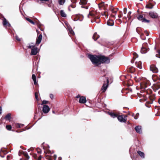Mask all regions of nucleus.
Instances as JSON below:
<instances>
[{
    "instance_id": "obj_49",
    "label": "nucleus",
    "mask_w": 160,
    "mask_h": 160,
    "mask_svg": "<svg viewBox=\"0 0 160 160\" xmlns=\"http://www.w3.org/2000/svg\"><path fill=\"white\" fill-rule=\"evenodd\" d=\"M80 96L79 95H77L76 97V98H80Z\"/></svg>"
},
{
    "instance_id": "obj_6",
    "label": "nucleus",
    "mask_w": 160,
    "mask_h": 160,
    "mask_svg": "<svg viewBox=\"0 0 160 160\" xmlns=\"http://www.w3.org/2000/svg\"><path fill=\"white\" fill-rule=\"evenodd\" d=\"M150 69L153 73H157L158 70V68L154 65H152L150 66Z\"/></svg>"
},
{
    "instance_id": "obj_4",
    "label": "nucleus",
    "mask_w": 160,
    "mask_h": 160,
    "mask_svg": "<svg viewBox=\"0 0 160 160\" xmlns=\"http://www.w3.org/2000/svg\"><path fill=\"white\" fill-rule=\"evenodd\" d=\"M138 19L142 22L148 23L150 22L149 20L146 19L142 15H140L137 17Z\"/></svg>"
},
{
    "instance_id": "obj_60",
    "label": "nucleus",
    "mask_w": 160,
    "mask_h": 160,
    "mask_svg": "<svg viewBox=\"0 0 160 160\" xmlns=\"http://www.w3.org/2000/svg\"><path fill=\"white\" fill-rule=\"evenodd\" d=\"M38 153H40L41 152V151H38Z\"/></svg>"
},
{
    "instance_id": "obj_30",
    "label": "nucleus",
    "mask_w": 160,
    "mask_h": 160,
    "mask_svg": "<svg viewBox=\"0 0 160 160\" xmlns=\"http://www.w3.org/2000/svg\"><path fill=\"white\" fill-rule=\"evenodd\" d=\"M68 30L69 31V32H70V33L73 35L74 34V31H73V30L72 29V28H69L68 29Z\"/></svg>"
},
{
    "instance_id": "obj_48",
    "label": "nucleus",
    "mask_w": 160,
    "mask_h": 160,
    "mask_svg": "<svg viewBox=\"0 0 160 160\" xmlns=\"http://www.w3.org/2000/svg\"><path fill=\"white\" fill-rule=\"evenodd\" d=\"M139 28H137L136 29V31L138 33H139V32H138V29H139Z\"/></svg>"
},
{
    "instance_id": "obj_38",
    "label": "nucleus",
    "mask_w": 160,
    "mask_h": 160,
    "mask_svg": "<svg viewBox=\"0 0 160 160\" xmlns=\"http://www.w3.org/2000/svg\"><path fill=\"white\" fill-rule=\"evenodd\" d=\"M15 38H16V39L17 41H20L21 40H20V38L18 37L17 35H16V36Z\"/></svg>"
},
{
    "instance_id": "obj_8",
    "label": "nucleus",
    "mask_w": 160,
    "mask_h": 160,
    "mask_svg": "<svg viewBox=\"0 0 160 160\" xmlns=\"http://www.w3.org/2000/svg\"><path fill=\"white\" fill-rule=\"evenodd\" d=\"M107 83L104 84L102 86L101 89L102 91V92H104L106 90L108 87V83L109 82V81L108 79H107Z\"/></svg>"
},
{
    "instance_id": "obj_34",
    "label": "nucleus",
    "mask_w": 160,
    "mask_h": 160,
    "mask_svg": "<svg viewBox=\"0 0 160 160\" xmlns=\"http://www.w3.org/2000/svg\"><path fill=\"white\" fill-rule=\"evenodd\" d=\"M48 101H46L45 100H44L42 101L41 105L47 104L48 103Z\"/></svg>"
},
{
    "instance_id": "obj_39",
    "label": "nucleus",
    "mask_w": 160,
    "mask_h": 160,
    "mask_svg": "<svg viewBox=\"0 0 160 160\" xmlns=\"http://www.w3.org/2000/svg\"><path fill=\"white\" fill-rule=\"evenodd\" d=\"M35 97L36 99L37 100H38V95L37 93V92H35Z\"/></svg>"
},
{
    "instance_id": "obj_56",
    "label": "nucleus",
    "mask_w": 160,
    "mask_h": 160,
    "mask_svg": "<svg viewBox=\"0 0 160 160\" xmlns=\"http://www.w3.org/2000/svg\"><path fill=\"white\" fill-rule=\"evenodd\" d=\"M138 117H134V118H135V119H138Z\"/></svg>"
},
{
    "instance_id": "obj_16",
    "label": "nucleus",
    "mask_w": 160,
    "mask_h": 160,
    "mask_svg": "<svg viewBox=\"0 0 160 160\" xmlns=\"http://www.w3.org/2000/svg\"><path fill=\"white\" fill-rule=\"evenodd\" d=\"M108 114L112 118H117L118 115L112 112H108Z\"/></svg>"
},
{
    "instance_id": "obj_17",
    "label": "nucleus",
    "mask_w": 160,
    "mask_h": 160,
    "mask_svg": "<svg viewBox=\"0 0 160 160\" xmlns=\"http://www.w3.org/2000/svg\"><path fill=\"white\" fill-rule=\"evenodd\" d=\"M99 38V36L98 35L97 32H95L92 37V38L94 41H96Z\"/></svg>"
},
{
    "instance_id": "obj_40",
    "label": "nucleus",
    "mask_w": 160,
    "mask_h": 160,
    "mask_svg": "<svg viewBox=\"0 0 160 160\" xmlns=\"http://www.w3.org/2000/svg\"><path fill=\"white\" fill-rule=\"evenodd\" d=\"M127 8H124L123 9V12L124 14H126L127 13Z\"/></svg>"
},
{
    "instance_id": "obj_2",
    "label": "nucleus",
    "mask_w": 160,
    "mask_h": 160,
    "mask_svg": "<svg viewBox=\"0 0 160 160\" xmlns=\"http://www.w3.org/2000/svg\"><path fill=\"white\" fill-rule=\"evenodd\" d=\"M99 58L100 64L101 63H109L110 62L109 58L104 56H99Z\"/></svg>"
},
{
    "instance_id": "obj_50",
    "label": "nucleus",
    "mask_w": 160,
    "mask_h": 160,
    "mask_svg": "<svg viewBox=\"0 0 160 160\" xmlns=\"http://www.w3.org/2000/svg\"><path fill=\"white\" fill-rule=\"evenodd\" d=\"M6 26H8V27H10V26H11V24L8 22V24H7V25H6Z\"/></svg>"
},
{
    "instance_id": "obj_58",
    "label": "nucleus",
    "mask_w": 160,
    "mask_h": 160,
    "mask_svg": "<svg viewBox=\"0 0 160 160\" xmlns=\"http://www.w3.org/2000/svg\"><path fill=\"white\" fill-rule=\"evenodd\" d=\"M112 17L113 18L114 17H115L114 15H112Z\"/></svg>"
},
{
    "instance_id": "obj_20",
    "label": "nucleus",
    "mask_w": 160,
    "mask_h": 160,
    "mask_svg": "<svg viewBox=\"0 0 160 160\" xmlns=\"http://www.w3.org/2000/svg\"><path fill=\"white\" fill-rule=\"evenodd\" d=\"M137 153L142 158H144L145 155L144 153L140 151H137Z\"/></svg>"
},
{
    "instance_id": "obj_64",
    "label": "nucleus",
    "mask_w": 160,
    "mask_h": 160,
    "mask_svg": "<svg viewBox=\"0 0 160 160\" xmlns=\"http://www.w3.org/2000/svg\"><path fill=\"white\" fill-rule=\"evenodd\" d=\"M52 113H55V112L54 111H52Z\"/></svg>"
},
{
    "instance_id": "obj_53",
    "label": "nucleus",
    "mask_w": 160,
    "mask_h": 160,
    "mask_svg": "<svg viewBox=\"0 0 160 160\" xmlns=\"http://www.w3.org/2000/svg\"><path fill=\"white\" fill-rule=\"evenodd\" d=\"M158 52L160 55V50H158Z\"/></svg>"
},
{
    "instance_id": "obj_63",
    "label": "nucleus",
    "mask_w": 160,
    "mask_h": 160,
    "mask_svg": "<svg viewBox=\"0 0 160 160\" xmlns=\"http://www.w3.org/2000/svg\"><path fill=\"white\" fill-rule=\"evenodd\" d=\"M59 159H61V157H59Z\"/></svg>"
},
{
    "instance_id": "obj_12",
    "label": "nucleus",
    "mask_w": 160,
    "mask_h": 160,
    "mask_svg": "<svg viewBox=\"0 0 160 160\" xmlns=\"http://www.w3.org/2000/svg\"><path fill=\"white\" fill-rule=\"evenodd\" d=\"M42 38V35L41 34H40L36 39V44L37 45L39 44L41 41Z\"/></svg>"
},
{
    "instance_id": "obj_62",
    "label": "nucleus",
    "mask_w": 160,
    "mask_h": 160,
    "mask_svg": "<svg viewBox=\"0 0 160 160\" xmlns=\"http://www.w3.org/2000/svg\"><path fill=\"white\" fill-rule=\"evenodd\" d=\"M118 17L119 18H121V16H119L118 15Z\"/></svg>"
},
{
    "instance_id": "obj_18",
    "label": "nucleus",
    "mask_w": 160,
    "mask_h": 160,
    "mask_svg": "<svg viewBox=\"0 0 160 160\" xmlns=\"http://www.w3.org/2000/svg\"><path fill=\"white\" fill-rule=\"evenodd\" d=\"M114 22L113 21L109 20H108L107 22V24L109 26H112L114 25Z\"/></svg>"
},
{
    "instance_id": "obj_57",
    "label": "nucleus",
    "mask_w": 160,
    "mask_h": 160,
    "mask_svg": "<svg viewBox=\"0 0 160 160\" xmlns=\"http://www.w3.org/2000/svg\"><path fill=\"white\" fill-rule=\"evenodd\" d=\"M158 102L160 104V98L158 99Z\"/></svg>"
},
{
    "instance_id": "obj_31",
    "label": "nucleus",
    "mask_w": 160,
    "mask_h": 160,
    "mask_svg": "<svg viewBox=\"0 0 160 160\" xmlns=\"http://www.w3.org/2000/svg\"><path fill=\"white\" fill-rule=\"evenodd\" d=\"M133 54L134 56L133 58H134V59L138 58V55L136 52H133Z\"/></svg>"
},
{
    "instance_id": "obj_47",
    "label": "nucleus",
    "mask_w": 160,
    "mask_h": 160,
    "mask_svg": "<svg viewBox=\"0 0 160 160\" xmlns=\"http://www.w3.org/2000/svg\"><path fill=\"white\" fill-rule=\"evenodd\" d=\"M2 108L1 107H0V114H1L2 112Z\"/></svg>"
},
{
    "instance_id": "obj_3",
    "label": "nucleus",
    "mask_w": 160,
    "mask_h": 160,
    "mask_svg": "<svg viewBox=\"0 0 160 160\" xmlns=\"http://www.w3.org/2000/svg\"><path fill=\"white\" fill-rule=\"evenodd\" d=\"M127 116L125 115H121L118 116L117 118L118 120L121 122H125L126 121Z\"/></svg>"
},
{
    "instance_id": "obj_52",
    "label": "nucleus",
    "mask_w": 160,
    "mask_h": 160,
    "mask_svg": "<svg viewBox=\"0 0 160 160\" xmlns=\"http://www.w3.org/2000/svg\"><path fill=\"white\" fill-rule=\"evenodd\" d=\"M131 12L130 11L128 12V14L129 15H131Z\"/></svg>"
},
{
    "instance_id": "obj_5",
    "label": "nucleus",
    "mask_w": 160,
    "mask_h": 160,
    "mask_svg": "<svg viewBox=\"0 0 160 160\" xmlns=\"http://www.w3.org/2000/svg\"><path fill=\"white\" fill-rule=\"evenodd\" d=\"M148 45L147 43H144L142 46L141 50V52L142 53H145L147 52L148 51V48L146 47Z\"/></svg>"
},
{
    "instance_id": "obj_25",
    "label": "nucleus",
    "mask_w": 160,
    "mask_h": 160,
    "mask_svg": "<svg viewBox=\"0 0 160 160\" xmlns=\"http://www.w3.org/2000/svg\"><path fill=\"white\" fill-rule=\"evenodd\" d=\"M8 22L7 21L6 19L4 18L3 21V24L4 26H6Z\"/></svg>"
},
{
    "instance_id": "obj_46",
    "label": "nucleus",
    "mask_w": 160,
    "mask_h": 160,
    "mask_svg": "<svg viewBox=\"0 0 160 160\" xmlns=\"http://www.w3.org/2000/svg\"><path fill=\"white\" fill-rule=\"evenodd\" d=\"M33 80V82H34V85H36L37 84V82H36V79H35V80Z\"/></svg>"
},
{
    "instance_id": "obj_59",
    "label": "nucleus",
    "mask_w": 160,
    "mask_h": 160,
    "mask_svg": "<svg viewBox=\"0 0 160 160\" xmlns=\"http://www.w3.org/2000/svg\"><path fill=\"white\" fill-rule=\"evenodd\" d=\"M156 57H158V58H160V57H159L157 56V55H156Z\"/></svg>"
},
{
    "instance_id": "obj_35",
    "label": "nucleus",
    "mask_w": 160,
    "mask_h": 160,
    "mask_svg": "<svg viewBox=\"0 0 160 160\" xmlns=\"http://www.w3.org/2000/svg\"><path fill=\"white\" fill-rule=\"evenodd\" d=\"M21 124L17 123L16 124V127L18 128H19L21 127Z\"/></svg>"
},
{
    "instance_id": "obj_45",
    "label": "nucleus",
    "mask_w": 160,
    "mask_h": 160,
    "mask_svg": "<svg viewBox=\"0 0 160 160\" xmlns=\"http://www.w3.org/2000/svg\"><path fill=\"white\" fill-rule=\"evenodd\" d=\"M110 7L109 8V9H110L111 10V11H112V10H114V9L112 6H110Z\"/></svg>"
},
{
    "instance_id": "obj_44",
    "label": "nucleus",
    "mask_w": 160,
    "mask_h": 160,
    "mask_svg": "<svg viewBox=\"0 0 160 160\" xmlns=\"http://www.w3.org/2000/svg\"><path fill=\"white\" fill-rule=\"evenodd\" d=\"M41 158H42V157L41 155H40L38 156V159H37V160H41Z\"/></svg>"
},
{
    "instance_id": "obj_55",
    "label": "nucleus",
    "mask_w": 160,
    "mask_h": 160,
    "mask_svg": "<svg viewBox=\"0 0 160 160\" xmlns=\"http://www.w3.org/2000/svg\"><path fill=\"white\" fill-rule=\"evenodd\" d=\"M24 126V124H21V127H23V126Z\"/></svg>"
},
{
    "instance_id": "obj_22",
    "label": "nucleus",
    "mask_w": 160,
    "mask_h": 160,
    "mask_svg": "<svg viewBox=\"0 0 160 160\" xmlns=\"http://www.w3.org/2000/svg\"><path fill=\"white\" fill-rule=\"evenodd\" d=\"M154 87L156 90H158L160 88V83H158L155 84Z\"/></svg>"
},
{
    "instance_id": "obj_10",
    "label": "nucleus",
    "mask_w": 160,
    "mask_h": 160,
    "mask_svg": "<svg viewBox=\"0 0 160 160\" xmlns=\"http://www.w3.org/2000/svg\"><path fill=\"white\" fill-rule=\"evenodd\" d=\"M149 15L152 18H158V14L155 12H149Z\"/></svg>"
},
{
    "instance_id": "obj_27",
    "label": "nucleus",
    "mask_w": 160,
    "mask_h": 160,
    "mask_svg": "<svg viewBox=\"0 0 160 160\" xmlns=\"http://www.w3.org/2000/svg\"><path fill=\"white\" fill-rule=\"evenodd\" d=\"M25 18L30 23L34 25L35 24V22L30 18Z\"/></svg>"
},
{
    "instance_id": "obj_28",
    "label": "nucleus",
    "mask_w": 160,
    "mask_h": 160,
    "mask_svg": "<svg viewBox=\"0 0 160 160\" xmlns=\"http://www.w3.org/2000/svg\"><path fill=\"white\" fill-rule=\"evenodd\" d=\"M65 0H58V2L60 5H63L65 3Z\"/></svg>"
},
{
    "instance_id": "obj_54",
    "label": "nucleus",
    "mask_w": 160,
    "mask_h": 160,
    "mask_svg": "<svg viewBox=\"0 0 160 160\" xmlns=\"http://www.w3.org/2000/svg\"><path fill=\"white\" fill-rule=\"evenodd\" d=\"M102 15H105V16L107 15V16H108V15H106L105 13L102 14Z\"/></svg>"
},
{
    "instance_id": "obj_23",
    "label": "nucleus",
    "mask_w": 160,
    "mask_h": 160,
    "mask_svg": "<svg viewBox=\"0 0 160 160\" xmlns=\"http://www.w3.org/2000/svg\"><path fill=\"white\" fill-rule=\"evenodd\" d=\"M60 14L61 16L62 17H66L67 16V15L64 12L63 10H61L60 11Z\"/></svg>"
},
{
    "instance_id": "obj_9",
    "label": "nucleus",
    "mask_w": 160,
    "mask_h": 160,
    "mask_svg": "<svg viewBox=\"0 0 160 160\" xmlns=\"http://www.w3.org/2000/svg\"><path fill=\"white\" fill-rule=\"evenodd\" d=\"M80 3L82 5V6H81L82 8H85L86 9L88 8V7L87 6H85V7L83 6V5H85L87 4L88 1L87 0H80Z\"/></svg>"
},
{
    "instance_id": "obj_21",
    "label": "nucleus",
    "mask_w": 160,
    "mask_h": 160,
    "mask_svg": "<svg viewBox=\"0 0 160 160\" xmlns=\"http://www.w3.org/2000/svg\"><path fill=\"white\" fill-rule=\"evenodd\" d=\"M77 0H71L72 4L70 5V6L72 8H74L76 7V3Z\"/></svg>"
},
{
    "instance_id": "obj_11",
    "label": "nucleus",
    "mask_w": 160,
    "mask_h": 160,
    "mask_svg": "<svg viewBox=\"0 0 160 160\" xmlns=\"http://www.w3.org/2000/svg\"><path fill=\"white\" fill-rule=\"evenodd\" d=\"M38 48L37 47H34V48H32L31 49L30 55H36L38 52Z\"/></svg>"
},
{
    "instance_id": "obj_36",
    "label": "nucleus",
    "mask_w": 160,
    "mask_h": 160,
    "mask_svg": "<svg viewBox=\"0 0 160 160\" xmlns=\"http://www.w3.org/2000/svg\"><path fill=\"white\" fill-rule=\"evenodd\" d=\"M53 158V159L52 158H51V160H56L57 158V155H54Z\"/></svg>"
},
{
    "instance_id": "obj_51",
    "label": "nucleus",
    "mask_w": 160,
    "mask_h": 160,
    "mask_svg": "<svg viewBox=\"0 0 160 160\" xmlns=\"http://www.w3.org/2000/svg\"><path fill=\"white\" fill-rule=\"evenodd\" d=\"M49 0H40V1H48Z\"/></svg>"
},
{
    "instance_id": "obj_33",
    "label": "nucleus",
    "mask_w": 160,
    "mask_h": 160,
    "mask_svg": "<svg viewBox=\"0 0 160 160\" xmlns=\"http://www.w3.org/2000/svg\"><path fill=\"white\" fill-rule=\"evenodd\" d=\"M146 8L149 9H152L153 8V6L152 5H148L146 6Z\"/></svg>"
},
{
    "instance_id": "obj_37",
    "label": "nucleus",
    "mask_w": 160,
    "mask_h": 160,
    "mask_svg": "<svg viewBox=\"0 0 160 160\" xmlns=\"http://www.w3.org/2000/svg\"><path fill=\"white\" fill-rule=\"evenodd\" d=\"M32 79L34 80L36 79V76L35 74H32Z\"/></svg>"
},
{
    "instance_id": "obj_15",
    "label": "nucleus",
    "mask_w": 160,
    "mask_h": 160,
    "mask_svg": "<svg viewBox=\"0 0 160 160\" xmlns=\"http://www.w3.org/2000/svg\"><path fill=\"white\" fill-rule=\"evenodd\" d=\"M86 102V100L85 97H81L79 100V102L81 103H84Z\"/></svg>"
},
{
    "instance_id": "obj_41",
    "label": "nucleus",
    "mask_w": 160,
    "mask_h": 160,
    "mask_svg": "<svg viewBox=\"0 0 160 160\" xmlns=\"http://www.w3.org/2000/svg\"><path fill=\"white\" fill-rule=\"evenodd\" d=\"M112 12L113 13H114L115 14V15H116V14H117V11H115L114 10H112Z\"/></svg>"
},
{
    "instance_id": "obj_43",
    "label": "nucleus",
    "mask_w": 160,
    "mask_h": 160,
    "mask_svg": "<svg viewBox=\"0 0 160 160\" xmlns=\"http://www.w3.org/2000/svg\"><path fill=\"white\" fill-rule=\"evenodd\" d=\"M50 98L52 99L53 98V95L52 94H51L50 95Z\"/></svg>"
},
{
    "instance_id": "obj_19",
    "label": "nucleus",
    "mask_w": 160,
    "mask_h": 160,
    "mask_svg": "<svg viewBox=\"0 0 160 160\" xmlns=\"http://www.w3.org/2000/svg\"><path fill=\"white\" fill-rule=\"evenodd\" d=\"M141 62H135V65L136 66L139 68L140 69H141L142 68V66L141 65Z\"/></svg>"
},
{
    "instance_id": "obj_26",
    "label": "nucleus",
    "mask_w": 160,
    "mask_h": 160,
    "mask_svg": "<svg viewBox=\"0 0 160 160\" xmlns=\"http://www.w3.org/2000/svg\"><path fill=\"white\" fill-rule=\"evenodd\" d=\"M5 118L8 119V120H10L11 119V114L10 113H8L5 117Z\"/></svg>"
},
{
    "instance_id": "obj_61",
    "label": "nucleus",
    "mask_w": 160,
    "mask_h": 160,
    "mask_svg": "<svg viewBox=\"0 0 160 160\" xmlns=\"http://www.w3.org/2000/svg\"><path fill=\"white\" fill-rule=\"evenodd\" d=\"M9 155H7V158H9Z\"/></svg>"
},
{
    "instance_id": "obj_42",
    "label": "nucleus",
    "mask_w": 160,
    "mask_h": 160,
    "mask_svg": "<svg viewBox=\"0 0 160 160\" xmlns=\"http://www.w3.org/2000/svg\"><path fill=\"white\" fill-rule=\"evenodd\" d=\"M33 157L35 159H37V158H38V156L36 154H34L33 155Z\"/></svg>"
},
{
    "instance_id": "obj_1",
    "label": "nucleus",
    "mask_w": 160,
    "mask_h": 160,
    "mask_svg": "<svg viewBox=\"0 0 160 160\" xmlns=\"http://www.w3.org/2000/svg\"><path fill=\"white\" fill-rule=\"evenodd\" d=\"M88 57L90 59L93 64L95 65L96 66H98L100 64L99 55L89 54Z\"/></svg>"
},
{
    "instance_id": "obj_7",
    "label": "nucleus",
    "mask_w": 160,
    "mask_h": 160,
    "mask_svg": "<svg viewBox=\"0 0 160 160\" xmlns=\"http://www.w3.org/2000/svg\"><path fill=\"white\" fill-rule=\"evenodd\" d=\"M50 108L47 105H44L43 106L42 111L45 113H48L50 111Z\"/></svg>"
},
{
    "instance_id": "obj_32",
    "label": "nucleus",
    "mask_w": 160,
    "mask_h": 160,
    "mask_svg": "<svg viewBox=\"0 0 160 160\" xmlns=\"http://www.w3.org/2000/svg\"><path fill=\"white\" fill-rule=\"evenodd\" d=\"M6 129L8 130H10L12 129V127L10 125H7L6 126Z\"/></svg>"
},
{
    "instance_id": "obj_24",
    "label": "nucleus",
    "mask_w": 160,
    "mask_h": 160,
    "mask_svg": "<svg viewBox=\"0 0 160 160\" xmlns=\"http://www.w3.org/2000/svg\"><path fill=\"white\" fill-rule=\"evenodd\" d=\"M33 44V43H29L28 44V46L27 47L28 48L31 49L34 48L35 47V45H31V44Z\"/></svg>"
},
{
    "instance_id": "obj_14",
    "label": "nucleus",
    "mask_w": 160,
    "mask_h": 160,
    "mask_svg": "<svg viewBox=\"0 0 160 160\" xmlns=\"http://www.w3.org/2000/svg\"><path fill=\"white\" fill-rule=\"evenodd\" d=\"M7 153L8 152L5 150H2L1 149L0 151V156L2 158H4V155Z\"/></svg>"
},
{
    "instance_id": "obj_29",
    "label": "nucleus",
    "mask_w": 160,
    "mask_h": 160,
    "mask_svg": "<svg viewBox=\"0 0 160 160\" xmlns=\"http://www.w3.org/2000/svg\"><path fill=\"white\" fill-rule=\"evenodd\" d=\"M23 155L26 159H28L29 158V157L27 152H24L23 153Z\"/></svg>"
},
{
    "instance_id": "obj_13",
    "label": "nucleus",
    "mask_w": 160,
    "mask_h": 160,
    "mask_svg": "<svg viewBox=\"0 0 160 160\" xmlns=\"http://www.w3.org/2000/svg\"><path fill=\"white\" fill-rule=\"evenodd\" d=\"M135 129L136 132L139 133H142V127L140 126H138L135 127Z\"/></svg>"
}]
</instances>
